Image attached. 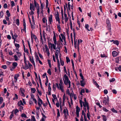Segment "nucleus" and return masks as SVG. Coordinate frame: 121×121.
Instances as JSON below:
<instances>
[{"instance_id":"obj_37","label":"nucleus","mask_w":121,"mask_h":121,"mask_svg":"<svg viewBox=\"0 0 121 121\" xmlns=\"http://www.w3.org/2000/svg\"><path fill=\"white\" fill-rule=\"evenodd\" d=\"M14 116L13 113V112H12L11 115L9 117V118L10 120H11Z\"/></svg>"},{"instance_id":"obj_48","label":"nucleus","mask_w":121,"mask_h":121,"mask_svg":"<svg viewBox=\"0 0 121 121\" xmlns=\"http://www.w3.org/2000/svg\"><path fill=\"white\" fill-rule=\"evenodd\" d=\"M10 34L12 36V38L13 39H14V35H13V32L11 30L10 31Z\"/></svg>"},{"instance_id":"obj_23","label":"nucleus","mask_w":121,"mask_h":121,"mask_svg":"<svg viewBox=\"0 0 121 121\" xmlns=\"http://www.w3.org/2000/svg\"><path fill=\"white\" fill-rule=\"evenodd\" d=\"M76 112H79L80 110V108L78 107V106H77L76 107Z\"/></svg>"},{"instance_id":"obj_39","label":"nucleus","mask_w":121,"mask_h":121,"mask_svg":"<svg viewBox=\"0 0 121 121\" xmlns=\"http://www.w3.org/2000/svg\"><path fill=\"white\" fill-rule=\"evenodd\" d=\"M16 24L17 26H19V21L18 19L16 20Z\"/></svg>"},{"instance_id":"obj_4","label":"nucleus","mask_w":121,"mask_h":121,"mask_svg":"<svg viewBox=\"0 0 121 121\" xmlns=\"http://www.w3.org/2000/svg\"><path fill=\"white\" fill-rule=\"evenodd\" d=\"M29 60L31 62L32 64L34 67H35V64L34 61V60L33 57L32 56L31 57L30 56L29 57Z\"/></svg>"},{"instance_id":"obj_49","label":"nucleus","mask_w":121,"mask_h":121,"mask_svg":"<svg viewBox=\"0 0 121 121\" xmlns=\"http://www.w3.org/2000/svg\"><path fill=\"white\" fill-rule=\"evenodd\" d=\"M18 99V96L17 95V94H15V97L13 98V100H15L16 99Z\"/></svg>"},{"instance_id":"obj_42","label":"nucleus","mask_w":121,"mask_h":121,"mask_svg":"<svg viewBox=\"0 0 121 121\" xmlns=\"http://www.w3.org/2000/svg\"><path fill=\"white\" fill-rule=\"evenodd\" d=\"M48 45L49 46V47H50L51 49H52V43H48Z\"/></svg>"},{"instance_id":"obj_52","label":"nucleus","mask_w":121,"mask_h":121,"mask_svg":"<svg viewBox=\"0 0 121 121\" xmlns=\"http://www.w3.org/2000/svg\"><path fill=\"white\" fill-rule=\"evenodd\" d=\"M111 111L113 112L117 113V110L114 109L113 108L112 110Z\"/></svg>"},{"instance_id":"obj_18","label":"nucleus","mask_w":121,"mask_h":121,"mask_svg":"<svg viewBox=\"0 0 121 121\" xmlns=\"http://www.w3.org/2000/svg\"><path fill=\"white\" fill-rule=\"evenodd\" d=\"M54 44L53 43L52 44V47H53V48L54 49H56V44H57V45H58V43L57 44V42H56V43H55L54 42Z\"/></svg>"},{"instance_id":"obj_43","label":"nucleus","mask_w":121,"mask_h":121,"mask_svg":"<svg viewBox=\"0 0 121 121\" xmlns=\"http://www.w3.org/2000/svg\"><path fill=\"white\" fill-rule=\"evenodd\" d=\"M16 52L18 55V57H20L21 56V53L20 52L16 51Z\"/></svg>"},{"instance_id":"obj_36","label":"nucleus","mask_w":121,"mask_h":121,"mask_svg":"<svg viewBox=\"0 0 121 121\" xmlns=\"http://www.w3.org/2000/svg\"><path fill=\"white\" fill-rule=\"evenodd\" d=\"M6 14L8 17H9L10 16V14L9 12V11L7 10L6 12Z\"/></svg>"},{"instance_id":"obj_38","label":"nucleus","mask_w":121,"mask_h":121,"mask_svg":"<svg viewBox=\"0 0 121 121\" xmlns=\"http://www.w3.org/2000/svg\"><path fill=\"white\" fill-rule=\"evenodd\" d=\"M48 63L49 64V66L50 67H51V60H48Z\"/></svg>"},{"instance_id":"obj_44","label":"nucleus","mask_w":121,"mask_h":121,"mask_svg":"<svg viewBox=\"0 0 121 121\" xmlns=\"http://www.w3.org/2000/svg\"><path fill=\"white\" fill-rule=\"evenodd\" d=\"M57 28L58 29V31L59 32H60L61 30V27L60 25H57Z\"/></svg>"},{"instance_id":"obj_21","label":"nucleus","mask_w":121,"mask_h":121,"mask_svg":"<svg viewBox=\"0 0 121 121\" xmlns=\"http://www.w3.org/2000/svg\"><path fill=\"white\" fill-rule=\"evenodd\" d=\"M80 42L82 43V40L81 39H78V49L79 48V46Z\"/></svg>"},{"instance_id":"obj_30","label":"nucleus","mask_w":121,"mask_h":121,"mask_svg":"<svg viewBox=\"0 0 121 121\" xmlns=\"http://www.w3.org/2000/svg\"><path fill=\"white\" fill-rule=\"evenodd\" d=\"M42 35L43 38L44 39V40L46 41L45 36V32L44 31H43V32Z\"/></svg>"},{"instance_id":"obj_9","label":"nucleus","mask_w":121,"mask_h":121,"mask_svg":"<svg viewBox=\"0 0 121 121\" xmlns=\"http://www.w3.org/2000/svg\"><path fill=\"white\" fill-rule=\"evenodd\" d=\"M32 4L30 3V9L31 11L30 12V15H33L34 14V12L32 10Z\"/></svg>"},{"instance_id":"obj_16","label":"nucleus","mask_w":121,"mask_h":121,"mask_svg":"<svg viewBox=\"0 0 121 121\" xmlns=\"http://www.w3.org/2000/svg\"><path fill=\"white\" fill-rule=\"evenodd\" d=\"M83 105L85 108H86L88 106V104L87 102L84 103L83 102Z\"/></svg>"},{"instance_id":"obj_2","label":"nucleus","mask_w":121,"mask_h":121,"mask_svg":"<svg viewBox=\"0 0 121 121\" xmlns=\"http://www.w3.org/2000/svg\"><path fill=\"white\" fill-rule=\"evenodd\" d=\"M60 83L59 84L60 89L62 92H64V91L63 89L64 84L62 79L60 80Z\"/></svg>"},{"instance_id":"obj_28","label":"nucleus","mask_w":121,"mask_h":121,"mask_svg":"<svg viewBox=\"0 0 121 121\" xmlns=\"http://www.w3.org/2000/svg\"><path fill=\"white\" fill-rule=\"evenodd\" d=\"M113 43L114 44L118 45L119 44V41L117 40L114 41Z\"/></svg>"},{"instance_id":"obj_33","label":"nucleus","mask_w":121,"mask_h":121,"mask_svg":"<svg viewBox=\"0 0 121 121\" xmlns=\"http://www.w3.org/2000/svg\"><path fill=\"white\" fill-rule=\"evenodd\" d=\"M4 14V13L3 11H1L0 12V17H3Z\"/></svg>"},{"instance_id":"obj_17","label":"nucleus","mask_w":121,"mask_h":121,"mask_svg":"<svg viewBox=\"0 0 121 121\" xmlns=\"http://www.w3.org/2000/svg\"><path fill=\"white\" fill-rule=\"evenodd\" d=\"M36 113L37 115V116H38V117H39L38 113L39 112V109L40 108H39V107H36Z\"/></svg>"},{"instance_id":"obj_7","label":"nucleus","mask_w":121,"mask_h":121,"mask_svg":"<svg viewBox=\"0 0 121 121\" xmlns=\"http://www.w3.org/2000/svg\"><path fill=\"white\" fill-rule=\"evenodd\" d=\"M31 25L32 29H34L35 28V26L34 21L32 22V23H31Z\"/></svg>"},{"instance_id":"obj_54","label":"nucleus","mask_w":121,"mask_h":121,"mask_svg":"<svg viewBox=\"0 0 121 121\" xmlns=\"http://www.w3.org/2000/svg\"><path fill=\"white\" fill-rule=\"evenodd\" d=\"M115 80V79L114 78H112L110 79L109 80V81L110 82H112L114 81Z\"/></svg>"},{"instance_id":"obj_27","label":"nucleus","mask_w":121,"mask_h":121,"mask_svg":"<svg viewBox=\"0 0 121 121\" xmlns=\"http://www.w3.org/2000/svg\"><path fill=\"white\" fill-rule=\"evenodd\" d=\"M65 95H64L63 96V104H62V106H64L65 105Z\"/></svg>"},{"instance_id":"obj_1","label":"nucleus","mask_w":121,"mask_h":121,"mask_svg":"<svg viewBox=\"0 0 121 121\" xmlns=\"http://www.w3.org/2000/svg\"><path fill=\"white\" fill-rule=\"evenodd\" d=\"M63 79L65 84L67 85L68 84H69L68 88H70L71 87V82L69 80L66 74H65L64 75Z\"/></svg>"},{"instance_id":"obj_55","label":"nucleus","mask_w":121,"mask_h":121,"mask_svg":"<svg viewBox=\"0 0 121 121\" xmlns=\"http://www.w3.org/2000/svg\"><path fill=\"white\" fill-rule=\"evenodd\" d=\"M73 37L75 39L76 37V33L75 32V30L74 29H73Z\"/></svg>"},{"instance_id":"obj_6","label":"nucleus","mask_w":121,"mask_h":121,"mask_svg":"<svg viewBox=\"0 0 121 121\" xmlns=\"http://www.w3.org/2000/svg\"><path fill=\"white\" fill-rule=\"evenodd\" d=\"M19 74L18 73L15 74L14 76V81L15 82H16L17 79V78L19 76Z\"/></svg>"},{"instance_id":"obj_19","label":"nucleus","mask_w":121,"mask_h":121,"mask_svg":"<svg viewBox=\"0 0 121 121\" xmlns=\"http://www.w3.org/2000/svg\"><path fill=\"white\" fill-rule=\"evenodd\" d=\"M84 80H82L80 81V85L82 86H84L85 84L83 82Z\"/></svg>"},{"instance_id":"obj_26","label":"nucleus","mask_w":121,"mask_h":121,"mask_svg":"<svg viewBox=\"0 0 121 121\" xmlns=\"http://www.w3.org/2000/svg\"><path fill=\"white\" fill-rule=\"evenodd\" d=\"M24 90H21V95L22 96L24 97L25 96V95L24 93Z\"/></svg>"},{"instance_id":"obj_62","label":"nucleus","mask_w":121,"mask_h":121,"mask_svg":"<svg viewBox=\"0 0 121 121\" xmlns=\"http://www.w3.org/2000/svg\"><path fill=\"white\" fill-rule=\"evenodd\" d=\"M52 95L55 100L56 99H57V98L56 95L53 94Z\"/></svg>"},{"instance_id":"obj_46","label":"nucleus","mask_w":121,"mask_h":121,"mask_svg":"<svg viewBox=\"0 0 121 121\" xmlns=\"http://www.w3.org/2000/svg\"><path fill=\"white\" fill-rule=\"evenodd\" d=\"M66 62L67 63H68L69 62H70V60L68 57H66Z\"/></svg>"},{"instance_id":"obj_59","label":"nucleus","mask_w":121,"mask_h":121,"mask_svg":"<svg viewBox=\"0 0 121 121\" xmlns=\"http://www.w3.org/2000/svg\"><path fill=\"white\" fill-rule=\"evenodd\" d=\"M19 112V111L17 109H16L15 110L14 114H15L16 115L17 113Z\"/></svg>"},{"instance_id":"obj_3","label":"nucleus","mask_w":121,"mask_h":121,"mask_svg":"<svg viewBox=\"0 0 121 121\" xmlns=\"http://www.w3.org/2000/svg\"><path fill=\"white\" fill-rule=\"evenodd\" d=\"M109 99L108 96L107 97H104L103 100V103L105 104L106 105H108Z\"/></svg>"},{"instance_id":"obj_41","label":"nucleus","mask_w":121,"mask_h":121,"mask_svg":"<svg viewBox=\"0 0 121 121\" xmlns=\"http://www.w3.org/2000/svg\"><path fill=\"white\" fill-rule=\"evenodd\" d=\"M66 111H67V115H68H68H69V113H68V110L67 109H66V110L65 109H64V111H63L64 113H66Z\"/></svg>"},{"instance_id":"obj_22","label":"nucleus","mask_w":121,"mask_h":121,"mask_svg":"<svg viewBox=\"0 0 121 121\" xmlns=\"http://www.w3.org/2000/svg\"><path fill=\"white\" fill-rule=\"evenodd\" d=\"M35 57L36 59V62H38V61L40 60L38 56L37 55H35Z\"/></svg>"},{"instance_id":"obj_57","label":"nucleus","mask_w":121,"mask_h":121,"mask_svg":"<svg viewBox=\"0 0 121 121\" xmlns=\"http://www.w3.org/2000/svg\"><path fill=\"white\" fill-rule=\"evenodd\" d=\"M7 67V66L5 65H2V68L4 69H6Z\"/></svg>"},{"instance_id":"obj_8","label":"nucleus","mask_w":121,"mask_h":121,"mask_svg":"<svg viewBox=\"0 0 121 121\" xmlns=\"http://www.w3.org/2000/svg\"><path fill=\"white\" fill-rule=\"evenodd\" d=\"M48 21L50 22V23L51 24V22H52V15L51 14L49 17Z\"/></svg>"},{"instance_id":"obj_51","label":"nucleus","mask_w":121,"mask_h":121,"mask_svg":"<svg viewBox=\"0 0 121 121\" xmlns=\"http://www.w3.org/2000/svg\"><path fill=\"white\" fill-rule=\"evenodd\" d=\"M50 75L51 74V70L50 69H48L47 72Z\"/></svg>"},{"instance_id":"obj_24","label":"nucleus","mask_w":121,"mask_h":121,"mask_svg":"<svg viewBox=\"0 0 121 121\" xmlns=\"http://www.w3.org/2000/svg\"><path fill=\"white\" fill-rule=\"evenodd\" d=\"M102 117H103V119L104 121H106L107 120V118L106 116L104 115H102Z\"/></svg>"},{"instance_id":"obj_53","label":"nucleus","mask_w":121,"mask_h":121,"mask_svg":"<svg viewBox=\"0 0 121 121\" xmlns=\"http://www.w3.org/2000/svg\"><path fill=\"white\" fill-rule=\"evenodd\" d=\"M11 6L12 7H13L15 5V3L13 1H12L11 2Z\"/></svg>"},{"instance_id":"obj_14","label":"nucleus","mask_w":121,"mask_h":121,"mask_svg":"<svg viewBox=\"0 0 121 121\" xmlns=\"http://www.w3.org/2000/svg\"><path fill=\"white\" fill-rule=\"evenodd\" d=\"M17 104L19 106H21V105H24V104L21 100H20L19 101L18 103Z\"/></svg>"},{"instance_id":"obj_63","label":"nucleus","mask_w":121,"mask_h":121,"mask_svg":"<svg viewBox=\"0 0 121 121\" xmlns=\"http://www.w3.org/2000/svg\"><path fill=\"white\" fill-rule=\"evenodd\" d=\"M67 93L70 96H71V94L69 90V89H67L66 91Z\"/></svg>"},{"instance_id":"obj_60","label":"nucleus","mask_w":121,"mask_h":121,"mask_svg":"<svg viewBox=\"0 0 121 121\" xmlns=\"http://www.w3.org/2000/svg\"><path fill=\"white\" fill-rule=\"evenodd\" d=\"M14 57L15 61H17L18 60V57L16 55H15Z\"/></svg>"},{"instance_id":"obj_11","label":"nucleus","mask_w":121,"mask_h":121,"mask_svg":"<svg viewBox=\"0 0 121 121\" xmlns=\"http://www.w3.org/2000/svg\"><path fill=\"white\" fill-rule=\"evenodd\" d=\"M38 95V103H40L41 104H43V101L42 100L39 98V96L38 94H37Z\"/></svg>"},{"instance_id":"obj_58","label":"nucleus","mask_w":121,"mask_h":121,"mask_svg":"<svg viewBox=\"0 0 121 121\" xmlns=\"http://www.w3.org/2000/svg\"><path fill=\"white\" fill-rule=\"evenodd\" d=\"M112 92L114 94H116L117 93V91L115 89H113L112 90Z\"/></svg>"},{"instance_id":"obj_50","label":"nucleus","mask_w":121,"mask_h":121,"mask_svg":"<svg viewBox=\"0 0 121 121\" xmlns=\"http://www.w3.org/2000/svg\"><path fill=\"white\" fill-rule=\"evenodd\" d=\"M1 58L2 60H3V61H4V57H3V53L2 52L1 53Z\"/></svg>"},{"instance_id":"obj_45","label":"nucleus","mask_w":121,"mask_h":121,"mask_svg":"<svg viewBox=\"0 0 121 121\" xmlns=\"http://www.w3.org/2000/svg\"><path fill=\"white\" fill-rule=\"evenodd\" d=\"M21 117H24L25 118H27L26 116V115L24 113H23L21 115Z\"/></svg>"},{"instance_id":"obj_25","label":"nucleus","mask_w":121,"mask_h":121,"mask_svg":"<svg viewBox=\"0 0 121 121\" xmlns=\"http://www.w3.org/2000/svg\"><path fill=\"white\" fill-rule=\"evenodd\" d=\"M15 46L16 47V49L17 50H18V48L20 47L19 44L16 43L15 44Z\"/></svg>"},{"instance_id":"obj_10","label":"nucleus","mask_w":121,"mask_h":121,"mask_svg":"<svg viewBox=\"0 0 121 121\" xmlns=\"http://www.w3.org/2000/svg\"><path fill=\"white\" fill-rule=\"evenodd\" d=\"M24 63L25 65V67H23V69L25 70L28 69L29 68V65L27 64L26 62H24Z\"/></svg>"},{"instance_id":"obj_35","label":"nucleus","mask_w":121,"mask_h":121,"mask_svg":"<svg viewBox=\"0 0 121 121\" xmlns=\"http://www.w3.org/2000/svg\"><path fill=\"white\" fill-rule=\"evenodd\" d=\"M60 35L62 39L64 40V41H65V37L62 34H61Z\"/></svg>"},{"instance_id":"obj_47","label":"nucleus","mask_w":121,"mask_h":121,"mask_svg":"<svg viewBox=\"0 0 121 121\" xmlns=\"http://www.w3.org/2000/svg\"><path fill=\"white\" fill-rule=\"evenodd\" d=\"M37 13L38 15V17H39V7H37Z\"/></svg>"},{"instance_id":"obj_31","label":"nucleus","mask_w":121,"mask_h":121,"mask_svg":"<svg viewBox=\"0 0 121 121\" xmlns=\"http://www.w3.org/2000/svg\"><path fill=\"white\" fill-rule=\"evenodd\" d=\"M31 121H36L35 118L34 116H31Z\"/></svg>"},{"instance_id":"obj_15","label":"nucleus","mask_w":121,"mask_h":121,"mask_svg":"<svg viewBox=\"0 0 121 121\" xmlns=\"http://www.w3.org/2000/svg\"><path fill=\"white\" fill-rule=\"evenodd\" d=\"M121 59V57L120 56H118L116 58V62L117 63H119V61Z\"/></svg>"},{"instance_id":"obj_34","label":"nucleus","mask_w":121,"mask_h":121,"mask_svg":"<svg viewBox=\"0 0 121 121\" xmlns=\"http://www.w3.org/2000/svg\"><path fill=\"white\" fill-rule=\"evenodd\" d=\"M89 27V25L88 24H86L85 25V28L88 31H92V30H89L88 28Z\"/></svg>"},{"instance_id":"obj_32","label":"nucleus","mask_w":121,"mask_h":121,"mask_svg":"<svg viewBox=\"0 0 121 121\" xmlns=\"http://www.w3.org/2000/svg\"><path fill=\"white\" fill-rule=\"evenodd\" d=\"M31 92L33 93H35L36 91V90L35 88H31Z\"/></svg>"},{"instance_id":"obj_13","label":"nucleus","mask_w":121,"mask_h":121,"mask_svg":"<svg viewBox=\"0 0 121 121\" xmlns=\"http://www.w3.org/2000/svg\"><path fill=\"white\" fill-rule=\"evenodd\" d=\"M54 36L53 38V40L54 41V42L56 43V36L55 34V33L54 32H53Z\"/></svg>"},{"instance_id":"obj_61","label":"nucleus","mask_w":121,"mask_h":121,"mask_svg":"<svg viewBox=\"0 0 121 121\" xmlns=\"http://www.w3.org/2000/svg\"><path fill=\"white\" fill-rule=\"evenodd\" d=\"M55 18L56 21L60 20V18L59 17H58L57 16H55Z\"/></svg>"},{"instance_id":"obj_5","label":"nucleus","mask_w":121,"mask_h":121,"mask_svg":"<svg viewBox=\"0 0 121 121\" xmlns=\"http://www.w3.org/2000/svg\"><path fill=\"white\" fill-rule=\"evenodd\" d=\"M23 24L24 27V28L22 29L23 31H24L25 33L26 32V26L25 19H24L23 20Z\"/></svg>"},{"instance_id":"obj_40","label":"nucleus","mask_w":121,"mask_h":121,"mask_svg":"<svg viewBox=\"0 0 121 121\" xmlns=\"http://www.w3.org/2000/svg\"><path fill=\"white\" fill-rule=\"evenodd\" d=\"M60 62L61 65L63 66L64 65V61L61 60V58H60Z\"/></svg>"},{"instance_id":"obj_56","label":"nucleus","mask_w":121,"mask_h":121,"mask_svg":"<svg viewBox=\"0 0 121 121\" xmlns=\"http://www.w3.org/2000/svg\"><path fill=\"white\" fill-rule=\"evenodd\" d=\"M3 101V99L2 97H0V104L2 103Z\"/></svg>"},{"instance_id":"obj_64","label":"nucleus","mask_w":121,"mask_h":121,"mask_svg":"<svg viewBox=\"0 0 121 121\" xmlns=\"http://www.w3.org/2000/svg\"><path fill=\"white\" fill-rule=\"evenodd\" d=\"M104 93L105 94H107L108 93V91L106 89L104 90Z\"/></svg>"},{"instance_id":"obj_20","label":"nucleus","mask_w":121,"mask_h":121,"mask_svg":"<svg viewBox=\"0 0 121 121\" xmlns=\"http://www.w3.org/2000/svg\"><path fill=\"white\" fill-rule=\"evenodd\" d=\"M17 65V63L16 62H14L13 63L12 65L13 66V67H14L15 68L16 67Z\"/></svg>"},{"instance_id":"obj_29","label":"nucleus","mask_w":121,"mask_h":121,"mask_svg":"<svg viewBox=\"0 0 121 121\" xmlns=\"http://www.w3.org/2000/svg\"><path fill=\"white\" fill-rule=\"evenodd\" d=\"M34 3L35 5V6L36 8L37 7H39V4H38L35 1V0L34 1Z\"/></svg>"},{"instance_id":"obj_12","label":"nucleus","mask_w":121,"mask_h":121,"mask_svg":"<svg viewBox=\"0 0 121 121\" xmlns=\"http://www.w3.org/2000/svg\"><path fill=\"white\" fill-rule=\"evenodd\" d=\"M117 52L115 51H113L112 52V55L113 56H116L117 55Z\"/></svg>"}]
</instances>
